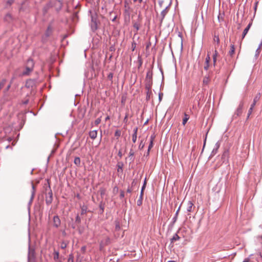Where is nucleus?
I'll list each match as a JSON object with an SVG mask.
<instances>
[{
    "instance_id": "f257e3e1",
    "label": "nucleus",
    "mask_w": 262,
    "mask_h": 262,
    "mask_svg": "<svg viewBox=\"0 0 262 262\" xmlns=\"http://www.w3.org/2000/svg\"><path fill=\"white\" fill-rule=\"evenodd\" d=\"M34 63L32 59H29L28 60L25 70L23 72V75H29L33 70Z\"/></svg>"
},
{
    "instance_id": "f03ea898",
    "label": "nucleus",
    "mask_w": 262,
    "mask_h": 262,
    "mask_svg": "<svg viewBox=\"0 0 262 262\" xmlns=\"http://www.w3.org/2000/svg\"><path fill=\"white\" fill-rule=\"evenodd\" d=\"M244 105V101H241L240 102L237 109L236 110V111L234 113V114L233 115L234 117L236 118V117L241 115V114H242V112H243V108Z\"/></svg>"
},
{
    "instance_id": "7ed1b4c3",
    "label": "nucleus",
    "mask_w": 262,
    "mask_h": 262,
    "mask_svg": "<svg viewBox=\"0 0 262 262\" xmlns=\"http://www.w3.org/2000/svg\"><path fill=\"white\" fill-rule=\"evenodd\" d=\"M60 223H61L59 217H58V216H57V215L54 216L53 217L54 226L56 228H58L60 225Z\"/></svg>"
},
{
    "instance_id": "20e7f679",
    "label": "nucleus",
    "mask_w": 262,
    "mask_h": 262,
    "mask_svg": "<svg viewBox=\"0 0 262 262\" xmlns=\"http://www.w3.org/2000/svg\"><path fill=\"white\" fill-rule=\"evenodd\" d=\"M220 146V143L219 142H217L216 143L215 147L212 150L211 154L210 155V157L214 156L217 152L218 149L219 148Z\"/></svg>"
},
{
    "instance_id": "39448f33",
    "label": "nucleus",
    "mask_w": 262,
    "mask_h": 262,
    "mask_svg": "<svg viewBox=\"0 0 262 262\" xmlns=\"http://www.w3.org/2000/svg\"><path fill=\"white\" fill-rule=\"evenodd\" d=\"M155 136L154 135H152L150 137V144L148 146V154H149V150H150V149L153 147V145H154V141L155 140Z\"/></svg>"
},
{
    "instance_id": "423d86ee",
    "label": "nucleus",
    "mask_w": 262,
    "mask_h": 262,
    "mask_svg": "<svg viewBox=\"0 0 262 262\" xmlns=\"http://www.w3.org/2000/svg\"><path fill=\"white\" fill-rule=\"evenodd\" d=\"M252 24V23L251 22L247 26V27L244 29V31H243V34H242V39H243L245 36L246 35V34H247V33L248 32L251 25Z\"/></svg>"
},
{
    "instance_id": "0eeeda50",
    "label": "nucleus",
    "mask_w": 262,
    "mask_h": 262,
    "mask_svg": "<svg viewBox=\"0 0 262 262\" xmlns=\"http://www.w3.org/2000/svg\"><path fill=\"white\" fill-rule=\"evenodd\" d=\"M229 157V151L228 150H225L222 155V160L224 162L226 160L228 159Z\"/></svg>"
},
{
    "instance_id": "6e6552de",
    "label": "nucleus",
    "mask_w": 262,
    "mask_h": 262,
    "mask_svg": "<svg viewBox=\"0 0 262 262\" xmlns=\"http://www.w3.org/2000/svg\"><path fill=\"white\" fill-rule=\"evenodd\" d=\"M168 10H169L168 6H167L161 12V22L163 21L165 15L168 13Z\"/></svg>"
},
{
    "instance_id": "1a4fd4ad",
    "label": "nucleus",
    "mask_w": 262,
    "mask_h": 262,
    "mask_svg": "<svg viewBox=\"0 0 262 262\" xmlns=\"http://www.w3.org/2000/svg\"><path fill=\"white\" fill-rule=\"evenodd\" d=\"M97 131L96 130H92L89 132V136L93 140L95 139L97 137Z\"/></svg>"
},
{
    "instance_id": "9d476101",
    "label": "nucleus",
    "mask_w": 262,
    "mask_h": 262,
    "mask_svg": "<svg viewBox=\"0 0 262 262\" xmlns=\"http://www.w3.org/2000/svg\"><path fill=\"white\" fill-rule=\"evenodd\" d=\"M193 204L191 201H188L187 204V211L190 213L192 211Z\"/></svg>"
},
{
    "instance_id": "9b49d317",
    "label": "nucleus",
    "mask_w": 262,
    "mask_h": 262,
    "mask_svg": "<svg viewBox=\"0 0 262 262\" xmlns=\"http://www.w3.org/2000/svg\"><path fill=\"white\" fill-rule=\"evenodd\" d=\"M35 186L33 184H32L31 196L30 201L29 202L30 204L32 203V202L33 201V200L34 199V195H35Z\"/></svg>"
},
{
    "instance_id": "f8f14e48",
    "label": "nucleus",
    "mask_w": 262,
    "mask_h": 262,
    "mask_svg": "<svg viewBox=\"0 0 262 262\" xmlns=\"http://www.w3.org/2000/svg\"><path fill=\"white\" fill-rule=\"evenodd\" d=\"M137 130L138 128L136 127L134 129V134L132 137V140L134 143H135L137 138Z\"/></svg>"
},
{
    "instance_id": "ddd939ff",
    "label": "nucleus",
    "mask_w": 262,
    "mask_h": 262,
    "mask_svg": "<svg viewBox=\"0 0 262 262\" xmlns=\"http://www.w3.org/2000/svg\"><path fill=\"white\" fill-rule=\"evenodd\" d=\"M123 164L122 162H119L117 165V171L118 172H122L123 171Z\"/></svg>"
},
{
    "instance_id": "4468645a",
    "label": "nucleus",
    "mask_w": 262,
    "mask_h": 262,
    "mask_svg": "<svg viewBox=\"0 0 262 262\" xmlns=\"http://www.w3.org/2000/svg\"><path fill=\"white\" fill-rule=\"evenodd\" d=\"M235 53V47L233 45H231L230 46V49L229 51V54L230 56H232Z\"/></svg>"
},
{
    "instance_id": "2eb2a0df",
    "label": "nucleus",
    "mask_w": 262,
    "mask_h": 262,
    "mask_svg": "<svg viewBox=\"0 0 262 262\" xmlns=\"http://www.w3.org/2000/svg\"><path fill=\"white\" fill-rule=\"evenodd\" d=\"M260 98L259 94L257 95L254 98L253 102L251 105H253V107H254L256 103L259 100Z\"/></svg>"
},
{
    "instance_id": "dca6fc26",
    "label": "nucleus",
    "mask_w": 262,
    "mask_h": 262,
    "mask_svg": "<svg viewBox=\"0 0 262 262\" xmlns=\"http://www.w3.org/2000/svg\"><path fill=\"white\" fill-rule=\"evenodd\" d=\"M189 118V115H188L187 114L185 113L184 114V118L183 119V122H182V124H183V125H185V124L186 123V122L188 120Z\"/></svg>"
},
{
    "instance_id": "f3484780",
    "label": "nucleus",
    "mask_w": 262,
    "mask_h": 262,
    "mask_svg": "<svg viewBox=\"0 0 262 262\" xmlns=\"http://www.w3.org/2000/svg\"><path fill=\"white\" fill-rule=\"evenodd\" d=\"M134 155V152L133 150L130 149L129 151V152L128 158L130 159V160L132 162H133L134 160V159L133 158Z\"/></svg>"
},
{
    "instance_id": "a211bd4d",
    "label": "nucleus",
    "mask_w": 262,
    "mask_h": 262,
    "mask_svg": "<svg viewBox=\"0 0 262 262\" xmlns=\"http://www.w3.org/2000/svg\"><path fill=\"white\" fill-rule=\"evenodd\" d=\"M74 163L75 165H76L78 166H79L81 163V160L80 158L79 157H76L74 159Z\"/></svg>"
},
{
    "instance_id": "6ab92c4d",
    "label": "nucleus",
    "mask_w": 262,
    "mask_h": 262,
    "mask_svg": "<svg viewBox=\"0 0 262 262\" xmlns=\"http://www.w3.org/2000/svg\"><path fill=\"white\" fill-rule=\"evenodd\" d=\"M179 239L180 237L179 236V235L177 234H175L172 237V238L171 239V242H173L179 240Z\"/></svg>"
},
{
    "instance_id": "aec40b11",
    "label": "nucleus",
    "mask_w": 262,
    "mask_h": 262,
    "mask_svg": "<svg viewBox=\"0 0 262 262\" xmlns=\"http://www.w3.org/2000/svg\"><path fill=\"white\" fill-rule=\"evenodd\" d=\"M54 259L56 260L58 259L59 256V253L58 251H55L53 253Z\"/></svg>"
},
{
    "instance_id": "412c9836",
    "label": "nucleus",
    "mask_w": 262,
    "mask_h": 262,
    "mask_svg": "<svg viewBox=\"0 0 262 262\" xmlns=\"http://www.w3.org/2000/svg\"><path fill=\"white\" fill-rule=\"evenodd\" d=\"M210 80V79L209 76H205L203 79V83L205 84H207L209 82Z\"/></svg>"
},
{
    "instance_id": "4be33fe9",
    "label": "nucleus",
    "mask_w": 262,
    "mask_h": 262,
    "mask_svg": "<svg viewBox=\"0 0 262 262\" xmlns=\"http://www.w3.org/2000/svg\"><path fill=\"white\" fill-rule=\"evenodd\" d=\"M99 191L100 192V194L101 197H102L105 194L106 190L104 188H100Z\"/></svg>"
},
{
    "instance_id": "5701e85b",
    "label": "nucleus",
    "mask_w": 262,
    "mask_h": 262,
    "mask_svg": "<svg viewBox=\"0 0 262 262\" xmlns=\"http://www.w3.org/2000/svg\"><path fill=\"white\" fill-rule=\"evenodd\" d=\"M213 41L214 42H216L218 45L220 42L219 37L218 36L214 35L213 38Z\"/></svg>"
},
{
    "instance_id": "b1692460",
    "label": "nucleus",
    "mask_w": 262,
    "mask_h": 262,
    "mask_svg": "<svg viewBox=\"0 0 262 262\" xmlns=\"http://www.w3.org/2000/svg\"><path fill=\"white\" fill-rule=\"evenodd\" d=\"M99 208L101 210V213H103L104 211V204L102 203V202H100V203Z\"/></svg>"
},
{
    "instance_id": "393cba45",
    "label": "nucleus",
    "mask_w": 262,
    "mask_h": 262,
    "mask_svg": "<svg viewBox=\"0 0 262 262\" xmlns=\"http://www.w3.org/2000/svg\"><path fill=\"white\" fill-rule=\"evenodd\" d=\"M68 262H74V256L72 254L69 255Z\"/></svg>"
},
{
    "instance_id": "a878e982",
    "label": "nucleus",
    "mask_w": 262,
    "mask_h": 262,
    "mask_svg": "<svg viewBox=\"0 0 262 262\" xmlns=\"http://www.w3.org/2000/svg\"><path fill=\"white\" fill-rule=\"evenodd\" d=\"M86 207L85 206H83L81 207V214H85L86 212Z\"/></svg>"
},
{
    "instance_id": "bb28decb",
    "label": "nucleus",
    "mask_w": 262,
    "mask_h": 262,
    "mask_svg": "<svg viewBox=\"0 0 262 262\" xmlns=\"http://www.w3.org/2000/svg\"><path fill=\"white\" fill-rule=\"evenodd\" d=\"M253 108L254 107H253V105H251V106L249 110L248 113V116H247L248 118L249 117L250 115L251 114Z\"/></svg>"
},
{
    "instance_id": "cd10ccee",
    "label": "nucleus",
    "mask_w": 262,
    "mask_h": 262,
    "mask_svg": "<svg viewBox=\"0 0 262 262\" xmlns=\"http://www.w3.org/2000/svg\"><path fill=\"white\" fill-rule=\"evenodd\" d=\"M260 46L261 45H260L258 47V48L257 49L256 51V53H255V56L257 57L259 55V53H260Z\"/></svg>"
},
{
    "instance_id": "c85d7f7f",
    "label": "nucleus",
    "mask_w": 262,
    "mask_h": 262,
    "mask_svg": "<svg viewBox=\"0 0 262 262\" xmlns=\"http://www.w3.org/2000/svg\"><path fill=\"white\" fill-rule=\"evenodd\" d=\"M121 132L119 130H117L115 133V136L117 137H119L121 136Z\"/></svg>"
},
{
    "instance_id": "c756f323",
    "label": "nucleus",
    "mask_w": 262,
    "mask_h": 262,
    "mask_svg": "<svg viewBox=\"0 0 262 262\" xmlns=\"http://www.w3.org/2000/svg\"><path fill=\"white\" fill-rule=\"evenodd\" d=\"M67 244L66 242H63L61 243V245H60V247L61 249H64L67 247Z\"/></svg>"
},
{
    "instance_id": "7c9ffc66",
    "label": "nucleus",
    "mask_w": 262,
    "mask_h": 262,
    "mask_svg": "<svg viewBox=\"0 0 262 262\" xmlns=\"http://www.w3.org/2000/svg\"><path fill=\"white\" fill-rule=\"evenodd\" d=\"M113 78V74L112 73H110L107 76V78L108 80H110V81H111L112 82Z\"/></svg>"
},
{
    "instance_id": "2f4dec72",
    "label": "nucleus",
    "mask_w": 262,
    "mask_h": 262,
    "mask_svg": "<svg viewBox=\"0 0 262 262\" xmlns=\"http://www.w3.org/2000/svg\"><path fill=\"white\" fill-rule=\"evenodd\" d=\"M142 199H143V198H142V199L140 197V198L139 199V200L137 201V205L138 206H140L142 205Z\"/></svg>"
},
{
    "instance_id": "473e14b6",
    "label": "nucleus",
    "mask_w": 262,
    "mask_h": 262,
    "mask_svg": "<svg viewBox=\"0 0 262 262\" xmlns=\"http://www.w3.org/2000/svg\"><path fill=\"white\" fill-rule=\"evenodd\" d=\"M52 201V195H51L50 198H49V199H47V198L46 199V203L48 204L51 203Z\"/></svg>"
},
{
    "instance_id": "72a5a7b5",
    "label": "nucleus",
    "mask_w": 262,
    "mask_h": 262,
    "mask_svg": "<svg viewBox=\"0 0 262 262\" xmlns=\"http://www.w3.org/2000/svg\"><path fill=\"white\" fill-rule=\"evenodd\" d=\"M51 32V29L50 27H49L48 28V29H47V32H46V35L47 36H49V35H50Z\"/></svg>"
},
{
    "instance_id": "f704fd0d",
    "label": "nucleus",
    "mask_w": 262,
    "mask_h": 262,
    "mask_svg": "<svg viewBox=\"0 0 262 262\" xmlns=\"http://www.w3.org/2000/svg\"><path fill=\"white\" fill-rule=\"evenodd\" d=\"M100 122L101 119L100 118H98L95 121V124L96 125H98L100 123Z\"/></svg>"
},
{
    "instance_id": "c9c22d12",
    "label": "nucleus",
    "mask_w": 262,
    "mask_h": 262,
    "mask_svg": "<svg viewBox=\"0 0 262 262\" xmlns=\"http://www.w3.org/2000/svg\"><path fill=\"white\" fill-rule=\"evenodd\" d=\"M210 60V58L209 57V55H208L207 56L206 58L205 62L206 63H209Z\"/></svg>"
},
{
    "instance_id": "e433bc0d",
    "label": "nucleus",
    "mask_w": 262,
    "mask_h": 262,
    "mask_svg": "<svg viewBox=\"0 0 262 262\" xmlns=\"http://www.w3.org/2000/svg\"><path fill=\"white\" fill-rule=\"evenodd\" d=\"M209 66V63H206L205 62V66H204V69L205 70H208Z\"/></svg>"
},
{
    "instance_id": "4c0bfd02",
    "label": "nucleus",
    "mask_w": 262,
    "mask_h": 262,
    "mask_svg": "<svg viewBox=\"0 0 262 262\" xmlns=\"http://www.w3.org/2000/svg\"><path fill=\"white\" fill-rule=\"evenodd\" d=\"M134 27L136 28L137 30H138L139 29V25L137 23L134 24Z\"/></svg>"
},
{
    "instance_id": "58836bf2",
    "label": "nucleus",
    "mask_w": 262,
    "mask_h": 262,
    "mask_svg": "<svg viewBox=\"0 0 262 262\" xmlns=\"http://www.w3.org/2000/svg\"><path fill=\"white\" fill-rule=\"evenodd\" d=\"M76 222H78V223H80L81 222V219L80 218V217L78 215H77L76 216Z\"/></svg>"
},
{
    "instance_id": "ea45409f",
    "label": "nucleus",
    "mask_w": 262,
    "mask_h": 262,
    "mask_svg": "<svg viewBox=\"0 0 262 262\" xmlns=\"http://www.w3.org/2000/svg\"><path fill=\"white\" fill-rule=\"evenodd\" d=\"M146 179H145V180H144V184H143V185L142 186V190H143L145 189V188L146 187Z\"/></svg>"
},
{
    "instance_id": "a19ab883",
    "label": "nucleus",
    "mask_w": 262,
    "mask_h": 262,
    "mask_svg": "<svg viewBox=\"0 0 262 262\" xmlns=\"http://www.w3.org/2000/svg\"><path fill=\"white\" fill-rule=\"evenodd\" d=\"M144 144H142V142L141 141L140 145H139V148L140 149H143V147H144Z\"/></svg>"
},
{
    "instance_id": "79ce46f5",
    "label": "nucleus",
    "mask_w": 262,
    "mask_h": 262,
    "mask_svg": "<svg viewBox=\"0 0 262 262\" xmlns=\"http://www.w3.org/2000/svg\"><path fill=\"white\" fill-rule=\"evenodd\" d=\"M213 65L214 67L215 66V63L216 62V58H215V57H213Z\"/></svg>"
},
{
    "instance_id": "37998d69",
    "label": "nucleus",
    "mask_w": 262,
    "mask_h": 262,
    "mask_svg": "<svg viewBox=\"0 0 262 262\" xmlns=\"http://www.w3.org/2000/svg\"><path fill=\"white\" fill-rule=\"evenodd\" d=\"M217 52L216 50H215L214 51V53L213 54V57H215V58H217Z\"/></svg>"
},
{
    "instance_id": "c03bdc74",
    "label": "nucleus",
    "mask_w": 262,
    "mask_h": 262,
    "mask_svg": "<svg viewBox=\"0 0 262 262\" xmlns=\"http://www.w3.org/2000/svg\"><path fill=\"white\" fill-rule=\"evenodd\" d=\"M13 1L14 0H8L7 1V3L9 4V5H11L13 3Z\"/></svg>"
},
{
    "instance_id": "a18cd8bd",
    "label": "nucleus",
    "mask_w": 262,
    "mask_h": 262,
    "mask_svg": "<svg viewBox=\"0 0 262 262\" xmlns=\"http://www.w3.org/2000/svg\"><path fill=\"white\" fill-rule=\"evenodd\" d=\"M120 198H123L124 196V193L123 191H121L120 195Z\"/></svg>"
},
{
    "instance_id": "49530a36",
    "label": "nucleus",
    "mask_w": 262,
    "mask_h": 262,
    "mask_svg": "<svg viewBox=\"0 0 262 262\" xmlns=\"http://www.w3.org/2000/svg\"><path fill=\"white\" fill-rule=\"evenodd\" d=\"M250 259L249 258H246L244 259V260L243 262H249Z\"/></svg>"
},
{
    "instance_id": "de8ad7c7",
    "label": "nucleus",
    "mask_w": 262,
    "mask_h": 262,
    "mask_svg": "<svg viewBox=\"0 0 262 262\" xmlns=\"http://www.w3.org/2000/svg\"><path fill=\"white\" fill-rule=\"evenodd\" d=\"M132 191V190L131 188H128L127 189V192H128V193H131Z\"/></svg>"
},
{
    "instance_id": "09e8293b",
    "label": "nucleus",
    "mask_w": 262,
    "mask_h": 262,
    "mask_svg": "<svg viewBox=\"0 0 262 262\" xmlns=\"http://www.w3.org/2000/svg\"><path fill=\"white\" fill-rule=\"evenodd\" d=\"M180 206L179 207L178 209L177 210L176 213V215L177 216L178 213H179V212L180 211Z\"/></svg>"
},
{
    "instance_id": "8fccbe9b",
    "label": "nucleus",
    "mask_w": 262,
    "mask_h": 262,
    "mask_svg": "<svg viewBox=\"0 0 262 262\" xmlns=\"http://www.w3.org/2000/svg\"><path fill=\"white\" fill-rule=\"evenodd\" d=\"M143 190H142V189H141V194H140V198L141 199H142V198H143Z\"/></svg>"
},
{
    "instance_id": "3c124183",
    "label": "nucleus",
    "mask_w": 262,
    "mask_h": 262,
    "mask_svg": "<svg viewBox=\"0 0 262 262\" xmlns=\"http://www.w3.org/2000/svg\"><path fill=\"white\" fill-rule=\"evenodd\" d=\"M4 84L2 82H0V90L3 87Z\"/></svg>"
},
{
    "instance_id": "603ef678",
    "label": "nucleus",
    "mask_w": 262,
    "mask_h": 262,
    "mask_svg": "<svg viewBox=\"0 0 262 262\" xmlns=\"http://www.w3.org/2000/svg\"><path fill=\"white\" fill-rule=\"evenodd\" d=\"M162 96V94H159V98L160 101L161 100Z\"/></svg>"
},
{
    "instance_id": "864d4df0",
    "label": "nucleus",
    "mask_w": 262,
    "mask_h": 262,
    "mask_svg": "<svg viewBox=\"0 0 262 262\" xmlns=\"http://www.w3.org/2000/svg\"><path fill=\"white\" fill-rule=\"evenodd\" d=\"M48 194H49V198H50V196H51V195H52V192H51H51H50Z\"/></svg>"
},
{
    "instance_id": "5fc2aeb1",
    "label": "nucleus",
    "mask_w": 262,
    "mask_h": 262,
    "mask_svg": "<svg viewBox=\"0 0 262 262\" xmlns=\"http://www.w3.org/2000/svg\"><path fill=\"white\" fill-rule=\"evenodd\" d=\"M110 119V117L109 116H107L105 118V121L107 120H109Z\"/></svg>"
},
{
    "instance_id": "6e6d98bb",
    "label": "nucleus",
    "mask_w": 262,
    "mask_h": 262,
    "mask_svg": "<svg viewBox=\"0 0 262 262\" xmlns=\"http://www.w3.org/2000/svg\"><path fill=\"white\" fill-rule=\"evenodd\" d=\"M118 155H119V156L120 157H121V156H122V154H121V152L120 151H119V152Z\"/></svg>"
},
{
    "instance_id": "4d7b16f0",
    "label": "nucleus",
    "mask_w": 262,
    "mask_h": 262,
    "mask_svg": "<svg viewBox=\"0 0 262 262\" xmlns=\"http://www.w3.org/2000/svg\"><path fill=\"white\" fill-rule=\"evenodd\" d=\"M162 2H159V4L160 5V6H161V5H162Z\"/></svg>"
},
{
    "instance_id": "13d9d810",
    "label": "nucleus",
    "mask_w": 262,
    "mask_h": 262,
    "mask_svg": "<svg viewBox=\"0 0 262 262\" xmlns=\"http://www.w3.org/2000/svg\"><path fill=\"white\" fill-rule=\"evenodd\" d=\"M168 262H175V261L170 260V261H168Z\"/></svg>"
},
{
    "instance_id": "bf43d9fd",
    "label": "nucleus",
    "mask_w": 262,
    "mask_h": 262,
    "mask_svg": "<svg viewBox=\"0 0 262 262\" xmlns=\"http://www.w3.org/2000/svg\"><path fill=\"white\" fill-rule=\"evenodd\" d=\"M177 217V216H176H176H175V217H174V220H176Z\"/></svg>"
},
{
    "instance_id": "052dcab7",
    "label": "nucleus",
    "mask_w": 262,
    "mask_h": 262,
    "mask_svg": "<svg viewBox=\"0 0 262 262\" xmlns=\"http://www.w3.org/2000/svg\"><path fill=\"white\" fill-rule=\"evenodd\" d=\"M10 86V85H9L8 86H7V89H9Z\"/></svg>"
},
{
    "instance_id": "680f3d73",
    "label": "nucleus",
    "mask_w": 262,
    "mask_h": 262,
    "mask_svg": "<svg viewBox=\"0 0 262 262\" xmlns=\"http://www.w3.org/2000/svg\"><path fill=\"white\" fill-rule=\"evenodd\" d=\"M206 144V140H205V142H204V144Z\"/></svg>"
},
{
    "instance_id": "e2e57ef3",
    "label": "nucleus",
    "mask_w": 262,
    "mask_h": 262,
    "mask_svg": "<svg viewBox=\"0 0 262 262\" xmlns=\"http://www.w3.org/2000/svg\"><path fill=\"white\" fill-rule=\"evenodd\" d=\"M114 20H115V18H114L113 19V21H114Z\"/></svg>"
}]
</instances>
